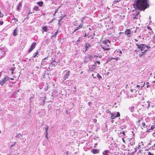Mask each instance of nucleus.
I'll return each mask as SVG.
<instances>
[{"instance_id": "obj_1", "label": "nucleus", "mask_w": 155, "mask_h": 155, "mask_svg": "<svg viewBox=\"0 0 155 155\" xmlns=\"http://www.w3.org/2000/svg\"><path fill=\"white\" fill-rule=\"evenodd\" d=\"M149 0H135L134 6L136 9L140 11H143L150 6Z\"/></svg>"}, {"instance_id": "obj_2", "label": "nucleus", "mask_w": 155, "mask_h": 155, "mask_svg": "<svg viewBox=\"0 0 155 155\" xmlns=\"http://www.w3.org/2000/svg\"><path fill=\"white\" fill-rule=\"evenodd\" d=\"M110 42L108 40L103 41V44L101 46L102 48L104 49V51L108 50L110 49Z\"/></svg>"}, {"instance_id": "obj_3", "label": "nucleus", "mask_w": 155, "mask_h": 155, "mask_svg": "<svg viewBox=\"0 0 155 155\" xmlns=\"http://www.w3.org/2000/svg\"><path fill=\"white\" fill-rule=\"evenodd\" d=\"M137 47L139 49L138 51L139 50L141 51H143L146 52L147 51L148 48V46L144 44H141L139 45L137 43H135Z\"/></svg>"}, {"instance_id": "obj_4", "label": "nucleus", "mask_w": 155, "mask_h": 155, "mask_svg": "<svg viewBox=\"0 0 155 155\" xmlns=\"http://www.w3.org/2000/svg\"><path fill=\"white\" fill-rule=\"evenodd\" d=\"M143 120V118L141 117L139 120L137 121L136 122L137 124L138 125H140L142 129L147 127V126L145 123L144 122H142Z\"/></svg>"}, {"instance_id": "obj_5", "label": "nucleus", "mask_w": 155, "mask_h": 155, "mask_svg": "<svg viewBox=\"0 0 155 155\" xmlns=\"http://www.w3.org/2000/svg\"><path fill=\"white\" fill-rule=\"evenodd\" d=\"M131 16H132L131 18L132 19V20H134L135 19H140V12H136L135 14L132 13Z\"/></svg>"}, {"instance_id": "obj_6", "label": "nucleus", "mask_w": 155, "mask_h": 155, "mask_svg": "<svg viewBox=\"0 0 155 155\" xmlns=\"http://www.w3.org/2000/svg\"><path fill=\"white\" fill-rule=\"evenodd\" d=\"M10 79V78L7 76H6L4 78L0 81V85L2 86L8 80Z\"/></svg>"}, {"instance_id": "obj_7", "label": "nucleus", "mask_w": 155, "mask_h": 155, "mask_svg": "<svg viewBox=\"0 0 155 155\" xmlns=\"http://www.w3.org/2000/svg\"><path fill=\"white\" fill-rule=\"evenodd\" d=\"M36 43L35 42H34L32 44L30 48L28 50V53H30L34 49H35L36 47Z\"/></svg>"}, {"instance_id": "obj_8", "label": "nucleus", "mask_w": 155, "mask_h": 155, "mask_svg": "<svg viewBox=\"0 0 155 155\" xmlns=\"http://www.w3.org/2000/svg\"><path fill=\"white\" fill-rule=\"evenodd\" d=\"M83 25L82 23H81V24H79L78 25V27L76 28V29L74 30L73 32H79V31H78V30L82 28V27H83Z\"/></svg>"}, {"instance_id": "obj_9", "label": "nucleus", "mask_w": 155, "mask_h": 155, "mask_svg": "<svg viewBox=\"0 0 155 155\" xmlns=\"http://www.w3.org/2000/svg\"><path fill=\"white\" fill-rule=\"evenodd\" d=\"M91 152L94 154H98L99 153V150L96 149H92Z\"/></svg>"}, {"instance_id": "obj_10", "label": "nucleus", "mask_w": 155, "mask_h": 155, "mask_svg": "<svg viewBox=\"0 0 155 155\" xmlns=\"http://www.w3.org/2000/svg\"><path fill=\"white\" fill-rule=\"evenodd\" d=\"M147 31L148 33L150 35L152 34L153 32L152 28L150 26H148L147 27Z\"/></svg>"}, {"instance_id": "obj_11", "label": "nucleus", "mask_w": 155, "mask_h": 155, "mask_svg": "<svg viewBox=\"0 0 155 155\" xmlns=\"http://www.w3.org/2000/svg\"><path fill=\"white\" fill-rule=\"evenodd\" d=\"M131 33V31L130 29H127L124 31V33L126 35H129Z\"/></svg>"}, {"instance_id": "obj_12", "label": "nucleus", "mask_w": 155, "mask_h": 155, "mask_svg": "<svg viewBox=\"0 0 155 155\" xmlns=\"http://www.w3.org/2000/svg\"><path fill=\"white\" fill-rule=\"evenodd\" d=\"M87 57L88 58H89V60H91V61L92 60V59H91L92 58H93L95 57L96 58H97L98 57V56H96V55L91 56L90 54H88Z\"/></svg>"}, {"instance_id": "obj_13", "label": "nucleus", "mask_w": 155, "mask_h": 155, "mask_svg": "<svg viewBox=\"0 0 155 155\" xmlns=\"http://www.w3.org/2000/svg\"><path fill=\"white\" fill-rule=\"evenodd\" d=\"M91 47V45L89 43H86L85 44V48H86L85 51L87 50L88 49Z\"/></svg>"}, {"instance_id": "obj_14", "label": "nucleus", "mask_w": 155, "mask_h": 155, "mask_svg": "<svg viewBox=\"0 0 155 155\" xmlns=\"http://www.w3.org/2000/svg\"><path fill=\"white\" fill-rule=\"evenodd\" d=\"M70 74V71H68L67 73L66 74L65 76L64 77V80H66L67 78H68Z\"/></svg>"}, {"instance_id": "obj_15", "label": "nucleus", "mask_w": 155, "mask_h": 155, "mask_svg": "<svg viewBox=\"0 0 155 155\" xmlns=\"http://www.w3.org/2000/svg\"><path fill=\"white\" fill-rule=\"evenodd\" d=\"M18 28H16L14 30L13 33V35L14 36H16L17 35V30Z\"/></svg>"}, {"instance_id": "obj_16", "label": "nucleus", "mask_w": 155, "mask_h": 155, "mask_svg": "<svg viewBox=\"0 0 155 155\" xmlns=\"http://www.w3.org/2000/svg\"><path fill=\"white\" fill-rule=\"evenodd\" d=\"M42 29L43 31L45 32H47L48 31V27L47 26H43L42 27Z\"/></svg>"}, {"instance_id": "obj_17", "label": "nucleus", "mask_w": 155, "mask_h": 155, "mask_svg": "<svg viewBox=\"0 0 155 155\" xmlns=\"http://www.w3.org/2000/svg\"><path fill=\"white\" fill-rule=\"evenodd\" d=\"M119 53H120V54H119V55L120 56L121 54H122V52L121 51H114V54L116 55V54H118Z\"/></svg>"}, {"instance_id": "obj_18", "label": "nucleus", "mask_w": 155, "mask_h": 155, "mask_svg": "<svg viewBox=\"0 0 155 155\" xmlns=\"http://www.w3.org/2000/svg\"><path fill=\"white\" fill-rule=\"evenodd\" d=\"M110 118L111 119H115L116 117V115H115L113 113H110Z\"/></svg>"}, {"instance_id": "obj_19", "label": "nucleus", "mask_w": 155, "mask_h": 155, "mask_svg": "<svg viewBox=\"0 0 155 155\" xmlns=\"http://www.w3.org/2000/svg\"><path fill=\"white\" fill-rule=\"evenodd\" d=\"M39 53V52L38 51H37L35 53H34L33 54V56L34 58H35L36 57L37 55H38V54Z\"/></svg>"}, {"instance_id": "obj_20", "label": "nucleus", "mask_w": 155, "mask_h": 155, "mask_svg": "<svg viewBox=\"0 0 155 155\" xmlns=\"http://www.w3.org/2000/svg\"><path fill=\"white\" fill-rule=\"evenodd\" d=\"M37 4L40 7H41L43 4V2H38Z\"/></svg>"}, {"instance_id": "obj_21", "label": "nucleus", "mask_w": 155, "mask_h": 155, "mask_svg": "<svg viewBox=\"0 0 155 155\" xmlns=\"http://www.w3.org/2000/svg\"><path fill=\"white\" fill-rule=\"evenodd\" d=\"M145 53L146 52H145L144 51H141V53H140L138 55L139 56L141 57L143 56Z\"/></svg>"}, {"instance_id": "obj_22", "label": "nucleus", "mask_w": 155, "mask_h": 155, "mask_svg": "<svg viewBox=\"0 0 155 155\" xmlns=\"http://www.w3.org/2000/svg\"><path fill=\"white\" fill-rule=\"evenodd\" d=\"M21 6V3H20L18 4V6L17 8V9L18 10H19L20 9V8Z\"/></svg>"}, {"instance_id": "obj_23", "label": "nucleus", "mask_w": 155, "mask_h": 155, "mask_svg": "<svg viewBox=\"0 0 155 155\" xmlns=\"http://www.w3.org/2000/svg\"><path fill=\"white\" fill-rule=\"evenodd\" d=\"M58 31H57L56 32H55V33H54V34H53V35L51 36V37H52V38H53V37H55L56 36V35H57V34H58Z\"/></svg>"}, {"instance_id": "obj_24", "label": "nucleus", "mask_w": 155, "mask_h": 155, "mask_svg": "<svg viewBox=\"0 0 155 155\" xmlns=\"http://www.w3.org/2000/svg\"><path fill=\"white\" fill-rule=\"evenodd\" d=\"M97 78H98L99 80H100L101 78H102V77L100 75L99 73H97Z\"/></svg>"}, {"instance_id": "obj_25", "label": "nucleus", "mask_w": 155, "mask_h": 155, "mask_svg": "<svg viewBox=\"0 0 155 155\" xmlns=\"http://www.w3.org/2000/svg\"><path fill=\"white\" fill-rule=\"evenodd\" d=\"M97 64H100V62L99 61H97L95 63H94V65H93V66H94L95 65Z\"/></svg>"}, {"instance_id": "obj_26", "label": "nucleus", "mask_w": 155, "mask_h": 155, "mask_svg": "<svg viewBox=\"0 0 155 155\" xmlns=\"http://www.w3.org/2000/svg\"><path fill=\"white\" fill-rule=\"evenodd\" d=\"M107 151H104L103 152V154L104 155H107Z\"/></svg>"}, {"instance_id": "obj_27", "label": "nucleus", "mask_w": 155, "mask_h": 155, "mask_svg": "<svg viewBox=\"0 0 155 155\" xmlns=\"http://www.w3.org/2000/svg\"><path fill=\"white\" fill-rule=\"evenodd\" d=\"M34 9L35 11H37L38 9V6H35L34 8Z\"/></svg>"}, {"instance_id": "obj_28", "label": "nucleus", "mask_w": 155, "mask_h": 155, "mask_svg": "<svg viewBox=\"0 0 155 155\" xmlns=\"http://www.w3.org/2000/svg\"><path fill=\"white\" fill-rule=\"evenodd\" d=\"M120 116V113L119 112H117L116 115V117H119Z\"/></svg>"}, {"instance_id": "obj_29", "label": "nucleus", "mask_w": 155, "mask_h": 155, "mask_svg": "<svg viewBox=\"0 0 155 155\" xmlns=\"http://www.w3.org/2000/svg\"><path fill=\"white\" fill-rule=\"evenodd\" d=\"M15 68L14 67L11 68L9 69L10 70H11L12 71H14L15 70Z\"/></svg>"}, {"instance_id": "obj_30", "label": "nucleus", "mask_w": 155, "mask_h": 155, "mask_svg": "<svg viewBox=\"0 0 155 155\" xmlns=\"http://www.w3.org/2000/svg\"><path fill=\"white\" fill-rule=\"evenodd\" d=\"M152 40L153 42L155 43V35L153 36V37Z\"/></svg>"}, {"instance_id": "obj_31", "label": "nucleus", "mask_w": 155, "mask_h": 155, "mask_svg": "<svg viewBox=\"0 0 155 155\" xmlns=\"http://www.w3.org/2000/svg\"><path fill=\"white\" fill-rule=\"evenodd\" d=\"M55 61L53 60V61L51 63V64L53 65H55Z\"/></svg>"}, {"instance_id": "obj_32", "label": "nucleus", "mask_w": 155, "mask_h": 155, "mask_svg": "<svg viewBox=\"0 0 155 155\" xmlns=\"http://www.w3.org/2000/svg\"><path fill=\"white\" fill-rule=\"evenodd\" d=\"M147 153L148 155H154L153 153H152L150 152H147Z\"/></svg>"}, {"instance_id": "obj_33", "label": "nucleus", "mask_w": 155, "mask_h": 155, "mask_svg": "<svg viewBox=\"0 0 155 155\" xmlns=\"http://www.w3.org/2000/svg\"><path fill=\"white\" fill-rule=\"evenodd\" d=\"M129 94L130 93H129V94H128V97L129 96V97H130V98H131V97H133L134 96L133 95H132V94H130V95Z\"/></svg>"}, {"instance_id": "obj_34", "label": "nucleus", "mask_w": 155, "mask_h": 155, "mask_svg": "<svg viewBox=\"0 0 155 155\" xmlns=\"http://www.w3.org/2000/svg\"><path fill=\"white\" fill-rule=\"evenodd\" d=\"M154 128H155V127H154V126L153 125L151 126L150 129H149V130H153Z\"/></svg>"}, {"instance_id": "obj_35", "label": "nucleus", "mask_w": 155, "mask_h": 155, "mask_svg": "<svg viewBox=\"0 0 155 155\" xmlns=\"http://www.w3.org/2000/svg\"><path fill=\"white\" fill-rule=\"evenodd\" d=\"M153 150H155V143L152 146Z\"/></svg>"}, {"instance_id": "obj_36", "label": "nucleus", "mask_w": 155, "mask_h": 155, "mask_svg": "<svg viewBox=\"0 0 155 155\" xmlns=\"http://www.w3.org/2000/svg\"><path fill=\"white\" fill-rule=\"evenodd\" d=\"M20 136H21V134H18V135H17L16 136V138H17V137L20 138Z\"/></svg>"}, {"instance_id": "obj_37", "label": "nucleus", "mask_w": 155, "mask_h": 155, "mask_svg": "<svg viewBox=\"0 0 155 155\" xmlns=\"http://www.w3.org/2000/svg\"><path fill=\"white\" fill-rule=\"evenodd\" d=\"M111 60H112V58H111V57L109 58L107 60V62L111 61Z\"/></svg>"}, {"instance_id": "obj_38", "label": "nucleus", "mask_w": 155, "mask_h": 155, "mask_svg": "<svg viewBox=\"0 0 155 155\" xmlns=\"http://www.w3.org/2000/svg\"><path fill=\"white\" fill-rule=\"evenodd\" d=\"M3 15L2 14L1 12L0 11V18L2 17Z\"/></svg>"}, {"instance_id": "obj_39", "label": "nucleus", "mask_w": 155, "mask_h": 155, "mask_svg": "<svg viewBox=\"0 0 155 155\" xmlns=\"http://www.w3.org/2000/svg\"><path fill=\"white\" fill-rule=\"evenodd\" d=\"M106 112L107 113H109L110 114V113H111V112L110 111L109 109H108V110H107Z\"/></svg>"}, {"instance_id": "obj_40", "label": "nucleus", "mask_w": 155, "mask_h": 155, "mask_svg": "<svg viewBox=\"0 0 155 155\" xmlns=\"http://www.w3.org/2000/svg\"><path fill=\"white\" fill-rule=\"evenodd\" d=\"M14 19V21L15 22H18V19L17 18H15Z\"/></svg>"}, {"instance_id": "obj_41", "label": "nucleus", "mask_w": 155, "mask_h": 155, "mask_svg": "<svg viewBox=\"0 0 155 155\" xmlns=\"http://www.w3.org/2000/svg\"><path fill=\"white\" fill-rule=\"evenodd\" d=\"M114 59L116 60V61H117L118 60H119L120 59L118 57H116L115 58H114Z\"/></svg>"}, {"instance_id": "obj_42", "label": "nucleus", "mask_w": 155, "mask_h": 155, "mask_svg": "<svg viewBox=\"0 0 155 155\" xmlns=\"http://www.w3.org/2000/svg\"><path fill=\"white\" fill-rule=\"evenodd\" d=\"M78 21H75V25H76V26L78 25Z\"/></svg>"}, {"instance_id": "obj_43", "label": "nucleus", "mask_w": 155, "mask_h": 155, "mask_svg": "<svg viewBox=\"0 0 155 155\" xmlns=\"http://www.w3.org/2000/svg\"><path fill=\"white\" fill-rule=\"evenodd\" d=\"M89 34H87V33H86L84 35V37H86L88 36Z\"/></svg>"}, {"instance_id": "obj_44", "label": "nucleus", "mask_w": 155, "mask_h": 155, "mask_svg": "<svg viewBox=\"0 0 155 155\" xmlns=\"http://www.w3.org/2000/svg\"><path fill=\"white\" fill-rule=\"evenodd\" d=\"M97 145V143H96L94 144V147L96 148V146Z\"/></svg>"}, {"instance_id": "obj_45", "label": "nucleus", "mask_w": 155, "mask_h": 155, "mask_svg": "<svg viewBox=\"0 0 155 155\" xmlns=\"http://www.w3.org/2000/svg\"><path fill=\"white\" fill-rule=\"evenodd\" d=\"M122 140H123V142H124L125 143H126V142H125V140H124V138H122Z\"/></svg>"}, {"instance_id": "obj_46", "label": "nucleus", "mask_w": 155, "mask_h": 155, "mask_svg": "<svg viewBox=\"0 0 155 155\" xmlns=\"http://www.w3.org/2000/svg\"><path fill=\"white\" fill-rule=\"evenodd\" d=\"M48 127L47 126L45 128V131H48Z\"/></svg>"}, {"instance_id": "obj_47", "label": "nucleus", "mask_w": 155, "mask_h": 155, "mask_svg": "<svg viewBox=\"0 0 155 155\" xmlns=\"http://www.w3.org/2000/svg\"><path fill=\"white\" fill-rule=\"evenodd\" d=\"M152 135L153 137H155V132L153 133Z\"/></svg>"}, {"instance_id": "obj_48", "label": "nucleus", "mask_w": 155, "mask_h": 155, "mask_svg": "<svg viewBox=\"0 0 155 155\" xmlns=\"http://www.w3.org/2000/svg\"><path fill=\"white\" fill-rule=\"evenodd\" d=\"M3 24V22L2 21H1L0 22V25H2Z\"/></svg>"}, {"instance_id": "obj_49", "label": "nucleus", "mask_w": 155, "mask_h": 155, "mask_svg": "<svg viewBox=\"0 0 155 155\" xmlns=\"http://www.w3.org/2000/svg\"><path fill=\"white\" fill-rule=\"evenodd\" d=\"M119 2V1H115L114 2V4H116L117 2Z\"/></svg>"}, {"instance_id": "obj_50", "label": "nucleus", "mask_w": 155, "mask_h": 155, "mask_svg": "<svg viewBox=\"0 0 155 155\" xmlns=\"http://www.w3.org/2000/svg\"><path fill=\"white\" fill-rule=\"evenodd\" d=\"M134 153L133 152L132 153H130V155H133L134 154Z\"/></svg>"}, {"instance_id": "obj_51", "label": "nucleus", "mask_w": 155, "mask_h": 155, "mask_svg": "<svg viewBox=\"0 0 155 155\" xmlns=\"http://www.w3.org/2000/svg\"><path fill=\"white\" fill-rule=\"evenodd\" d=\"M122 134L124 135H125V134L124 131H123L122 132Z\"/></svg>"}, {"instance_id": "obj_52", "label": "nucleus", "mask_w": 155, "mask_h": 155, "mask_svg": "<svg viewBox=\"0 0 155 155\" xmlns=\"http://www.w3.org/2000/svg\"><path fill=\"white\" fill-rule=\"evenodd\" d=\"M48 131H45V135H48Z\"/></svg>"}, {"instance_id": "obj_53", "label": "nucleus", "mask_w": 155, "mask_h": 155, "mask_svg": "<svg viewBox=\"0 0 155 155\" xmlns=\"http://www.w3.org/2000/svg\"><path fill=\"white\" fill-rule=\"evenodd\" d=\"M94 122H97V120L96 119H94Z\"/></svg>"}, {"instance_id": "obj_54", "label": "nucleus", "mask_w": 155, "mask_h": 155, "mask_svg": "<svg viewBox=\"0 0 155 155\" xmlns=\"http://www.w3.org/2000/svg\"><path fill=\"white\" fill-rule=\"evenodd\" d=\"M145 84V82H144V83H143V85L142 86H141V87H144V85Z\"/></svg>"}, {"instance_id": "obj_55", "label": "nucleus", "mask_w": 155, "mask_h": 155, "mask_svg": "<svg viewBox=\"0 0 155 155\" xmlns=\"http://www.w3.org/2000/svg\"><path fill=\"white\" fill-rule=\"evenodd\" d=\"M137 87L139 88V87H140V86L139 85H137Z\"/></svg>"}, {"instance_id": "obj_56", "label": "nucleus", "mask_w": 155, "mask_h": 155, "mask_svg": "<svg viewBox=\"0 0 155 155\" xmlns=\"http://www.w3.org/2000/svg\"><path fill=\"white\" fill-rule=\"evenodd\" d=\"M46 136H45V138L47 139H48V135H45Z\"/></svg>"}, {"instance_id": "obj_57", "label": "nucleus", "mask_w": 155, "mask_h": 155, "mask_svg": "<svg viewBox=\"0 0 155 155\" xmlns=\"http://www.w3.org/2000/svg\"><path fill=\"white\" fill-rule=\"evenodd\" d=\"M150 85H147V86L146 87H147V88H148V87H150Z\"/></svg>"}, {"instance_id": "obj_58", "label": "nucleus", "mask_w": 155, "mask_h": 155, "mask_svg": "<svg viewBox=\"0 0 155 155\" xmlns=\"http://www.w3.org/2000/svg\"><path fill=\"white\" fill-rule=\"evenodd\" d=\"M10 79L12 80H14V78H10Z\"/></svg>"}, {"instance_id": "obj_59", "label": "nucleus", "mask_w": 155, "mask_h": 155, "mask_svg": "<svg viewBox=\"0 0 155 155\" xmlns=\"http://www.w3.org/2000/svg\"><path fill=\"white\" fill-rule=\"evenodd\" d=\"M94 74H92V76L94 78H96V77H94Z\"/></svg>"}, {"instance_id": "obj_60", "label": "nucleus", "mask_w": 155, "mask_h": 155, "mask_svg": "<svg viewBox=\"0 0 155 155\" xmlns=\"http://www.w3.org/2000/svg\"><path fill=\"white\" fill-rule=\"evenodd\" d=\"M15 143H16V142H15V144H13V145H11V147H12L13 146H14V144H15Z\"/></svg>"}, {"instance_id": "obj_61", "label": "nucleus", "mask_w": 155, "mask_h": 155, "mask_svg": "<svg viewBox=\"0 0 155 155\" xmlns=\"http://www.w3.org/2000/svg\"><path fill=\"white\" fill-rule=\"evenodd\" d=\"M83 72H83V71H82L80 72V73H81V74H83Z\"/></svg>"}, {"instance_id": "obj_62", "label": "nucleus", "mask_w": 155, "mask_h": 155, "mask_svg": "<svg viewBox=\"0 0 155 155\" xmlns=\"http://www.w3.org/2000/svg\"><path fill=\"white\" fill-rule=\"evenodd\" d=\"M134 40L136 41H138V40L136 39H134Z\"/></svg>"}, {"instance_id": "obj_63", "label": "nucleus", "mask_w": 155, "mask_h": 155, "mask_svg": "<svg viewBox=\"0 0 155 155\" xmlns=\"http://www.w3.org/2000/svg\"><path fill=\"white\" fill-rule=\"evenodd\" d=\"M133 90H132H132H131V92H130V94L131 93H132V92H133Z\"/></svg>"}, {"instance_id": "obj_64", "label": "nucleus", "mask_w": 155, "mask_h": 155, "mask_svg": "<svg viewBox=\"0 0 155 155\" xmlns=\"http://www.w3.org/2000/svg\"><path fill=\"white\" fill-rule=\"evenodd\" d=\"M11 73H12V74H14V71H12Z\"/></svg>"}]
</instances>
